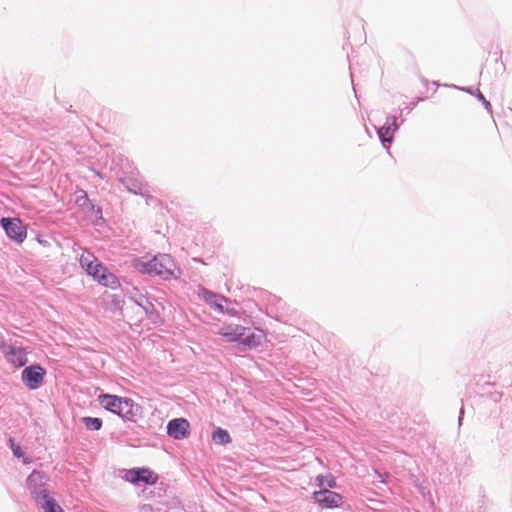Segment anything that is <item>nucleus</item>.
I'll return each instance as SVG.
<instances>
[{
  "mask_svg": "<svg viewBox=\"0 0 512 512\" xmlns=\"http://www.w3.org/2000/svg\"><path fill=\"white\" fill-rule=\"evenodd\" d=\"M245 332V327L239 324H228L220 328L218 334L226 338L228 342H239Z\"/></svg>",
  "mask_w": 512,
  "mask_h": 512,
  "instance_id": "ddd939ff",
  "label": "nucleus"
},
{
  "mask_svg": "<svg viewBox=\"0 0 512 512\" xmlns=\"http://www.w3.org/2000/svg\"><path fill=\"white\" fill-rule=\"evenodd\" d=\"M465 90H466L467 92H469V93H472L471 88H467V89H465Z\"/></svg>",
  "mask_w": 512,
  "mask_h": 512,
  "instance_id": "cd10ccee",
  "label": "nucleus"
},
{
  "mask_svg": "<svg viewBox=\"0 0 512 512\" xmlns=\"http://www.w3.org/2000/svg\"><path fill=\"white\" fill-rule=\"evenodd\" d=\"M204 299L210 306L214 307V309L219 312H224L223 303L228 302L226 297L217 295L208 290L204 291Z\"/></svg>",
  "mask_w": 512,
  "mask_h": 512,
  "instance_id": "dca6fc26",
  "label": "nucleus"
},
{
  "mask_svg": "<svg viewBox=\"0 0 512 512\" xmlns=\"http://www.w3.org/2000/svg\"><path fill=\"white\" fill-rule=\"evenodd\" d=\"M138 270L150 276H158L163 280L177 278V265L169 254L155 255L148 261H141Z\"/></svg>",
  "mask_w": 512,
  "mask_h": 512,
  "instance_id": "f03ea898",
  "label": "nucleus"
},
{
  "mask_svg": "<svg viewBox=\"0 0 512 512\" xmlns=\"http://www.w3.org/2000/svg\"><path fill=\"white\" fill-rule=\"evenodd\" d=\"M0 350L5 356L7 362L17 368L25 366L28 362V350L17 340L14 342L11 340L2 342Z\"/></svg>",
  "mask_w": 512,
  "mask_h": 512,
  "instance_id": "7ed1b4c3",
  "label": "nucleus"
},
{
  "mask_svg": "<svg viewBox=\"0 0 512 512\" xmlns=\"http://www.w3.org/2000/svg\"><path fill=\"white\" fill-rule=\"evenodd\" d=\"M94 280H96L99 284L110 289H117L118 287H120V282L117 276L109 272L106 267L105 272L98 273V275L95 276Z\"/></svg>",
  "mask_w": 512,
  "mask_h": 512,
  "instance_id": "4468645a",
  "label": "nucleus"
},
{
  "mask_svg": "<svg viewBox=\"0 0 512 512\" xmlns=\"http://www.w3.org/2000/svg\"><path fill=\"white\" fill-rule=\"evenodd\" d=\"M101 215H102L101 208H97V210H96V217H100L101 218Z\"/></svg>",
  "mask_w": 512,
  "mask_h": 512,
  "instance_id": "393cba45",
  "label": "nucleus"
},
{
  "mask_svg": "<svg viewBox=\"0 0 512 512\" xmlns=\"http://www.w3.org/2000/svg\"><path fill=\"white\" fill-rule=\"evenodd\" d=\"M47 476L44 472L34 470L27 478V486L36 504L50 495L46 488Z\"/></svg>",
  "mask_w": 512,
  "mask_h": 512,
  "instance_id": "20e7f679",
  "label": "nucleus"
},
{
  "mask_svg": "<svg viewBox=\"0 0 512 512\" xmlns=\"http://www.w3.org/2000/svg\"><path fill=\"white\" fill-rule=\"evenodd\" d=\"M334 484H335V483H334V481H333V480L328 482V486H329V487H333V486H334Z\"/></svg>",
  "mask_w": 512,
  "mask_h": 512,
  "instance_id": "bb28decb",
  "label": "nucleus"
},
{
  "mask_svg": "<svg viewBox=\"0 0 512 512\" xmlns=\"http://www.w3.org/2000/svg\"><path fill=\"white\" fill-rule=\"evenodd\" d=\"M99 404L107 411L117 414L128 421H136L140 407L130 398L119 397L112 394H101Z\"/></svg>",
  "mask_w": 512,
  "mask_h": 512,
  "instance_id": "f257e3e1",
  "label": "nucleus"
},
{
  "mask_svg": "<svg viewBox=\"0 0 512 512\" xmlns=\"http://www.w3.org/2000/svg\"><path fill=\"white\" fill-rule=\"evenodd\" d=\"M37 505L43 509L44 512H64L52 496L40 501Z\"/></svg>",
  "mask_w": 512,
  "mask_h": 512,
  "instance_id": "6ab92c4d",
  "label": "nucleus"
},
{
  "mask_svg": "<svg viewBox=\"0 0 512 512\" xmlns=\"http://www.w3.org/2000/svg\"><path fill=\"white\" fill-rule=\"evenodd\" d=\"M9 442H10V447H11V450L13 452V455L17 458H20L23 456V452H22V449L19 445L15 444L14 443V440L12 438L9 439Z\"/></svg>",
  "mask_w": 512,
  "mask_h": 512,
  "instance_id": "4be33fe9",
  "label": "nucleus"
},
{
  "mask_svg": "<svg viewBox=\"0 0 512 512\" xmlns=\"http://www.w3.org/2000/svg\"><path fill=\"white\" fill-rule=\"evenodd\" d=\"M314 499L325 508H336L342 504L343 497L337 492L322 489L314 492Z\"/></svg>",
  "mask_w": 512,
  "mask_h": 512,
  "instance_id": "9d476101",
  "label": "nucleus"
},
{
  "mask_svg": "<svg viewBox=\"0 0 512 512\" xmlns=\"http://www.w3.org/2000/svg\"><path fill=\"white\" fill-rule=\"evenodd\" d=\"M121 182L126 187V189L134 194H142L143 193V183L138 178L132 177H124L121 178Z\"/></svg>",
  "mask_w": 512,
  "mask_h": 512,
  "instance_id": "a211bd4d",
  "label": "nucleus"
},
{
  "mask_svg": "<svg viewBox=\"0 0 512 512\" xmlns=\"http://www.w3.org/2000/svg\"><path fill=\"white\" fill-rule=\"evenodd\" d=\"M124 479L132 484L154 485L158 480V475L148 468H133L125 470Z\"/></svg>",
  "mask_w": 512,
  "mask_h": 512,
  "instance_id": "0eeeda50",
  "label": "nucleus"
},
{
  "mask_svg": "<svg viewBox=\"0 0 512 512\" xmlns=\"http://www.w3.org/2000/svg\"><path fill=\"white\" fill-rule=\"evenodd\" d=\"M45 374L44 368L39 364H33L23 369L21 379L30 390H35L42 386Z\"/></svg>",
  "mask_w": 512,
  "mask_h": 512,
  "instance_id": "39448f33",
  "label": "nucleus"
},
{
  "mask_svg": "<svg viewBox=\"0 0 512 512\" xmlns=\"http://www.w3.org/2000/svg\"><path fill=\"white\" fill-rule=\"evenodd\" d=\"M134 302L143 309L145 314L154 322L159 318L158 313L155 310V306L143 295H139L138 298H134Z\"/></svg>",
  "mask_w": 512,
  "mask_h": 512,
  "instance_id": "2eb2a0df",
  "label": "nucleus"
},
{
  "mask_svg": "<svg viewBox=\"0 0 512 512\" xmlns=\"http://www.w3.org/2000/svg\"><path fill=\"white\" fill-rule=\"evenodd\" d=\"M244 335L241 336L239 343L251 349L259 346L265 335L262 330L245 327Z\"/></svg>",
  "mask_w": 512,
  "mask_h": 512,
  "instance_id": "f8f14e48",
  "label": "nucleus"
},
{
  "mask_svg": "<svg viewBox=\"0 0 512 512\" xmlns=\"http://www.w3.org/2000/svg\"><path fill=\"white\" fill-rule=\"evenodd\" d=\"M80 265L93 279L98 273L105 272V266L91 252L86 250L80 256Z\"/></svg>",
  "mask_w": 512,
  "mask_h": 512,
  "instance_id": "1a4fd4ad",
  "label": "nucleus"
},
{
  "mask_svg": "<svg viewBox=\"0 0 512 512\" xmlns=\"http://www.w3.org/2000/svg\"><path fill=\"white\" fill-rule=\"evenodd\" d=\"M212 438L216 443L222 444V445L228 444L231 442L229 433L222 428H217L213 432Z\"/></svg>",
  "mask_w": 512,
  "mask_h": 512,
  "instance_id": "aec40b11",
  "label": "nucleus"
},
{
  "mask_svg": "<svg viewBox=\"0 0 512 512\" xmlns=\"http://www.w3.org/2000/svg\"><path fill=\"white\" fill-rule=\"evenodd\" d=\"M82 422L86 429L91 431H98L102 427V420L97 417H83Z\"/></svg>",
  "mask_w": 512,
  "mask_h": 512,
  "instance_id": "412c9836",
  "label": "nucleus"
},
{
  "mask_svg": "<svg viewBox=\"0 0 512 512\" xmlns=\"http://www.w3.org/2000/svg\"><path fill=\"white\" fill-rule=\"evenodd\" d=\"M462 415H463V408L460 410V417H459V423H461V420H462Z\"/></svg>",
  "mask_w": 512,
  "mask_h": 512,
  "instance_id": "a878e982",
  "label": "nucleus"
},
{
  "mask_svg": "<svg viewBox=\"0 0 512 512\" xmlns=\"http://www.w3.org/2000/svg\"><path fill=\"white\" fill-rule=\"evenodd\" d=\"M476 97L483 103L486 110L491 111L490 102L485 99V97L479 90L477 91Z\"/></svg>",
  "mask_w": 512,
  "mask_h": 512,
  "instance_id": "5701e85b",
  "label": "nucleus"
},
{
  "mask_svg": "<svg viewBox=\"0 0 512 512\" xmlns=\"http://www.w3.org/2000/svg\"><path fill=\"white\" fill-rule=\"evenodd\" d=\"M399 126L397 124L396 116H388L386 123L377 129V134L382 145L388 150L389 145L393 141V135L398 130Z\"/></svg>",
  "mask_w": 512,
  "mask_h": 512,
  "instance_id": "6e6552de",
  "label": "nucleus"
},
{
  "mask_svg": "<svg viewBox=\"0 0 512 512\" xmlns=\"http://www.w3.org/2000/svg\"><path fill=\"white\" fill-rule=\"evenodd\" d=\"M139 512H154L153 508L151 505L149 504H143L140 509H139Z\"/></svg>",
  "mask_w": 512,
  "mask_h": 512,
  "instance_id": "b1692460",
  "label": "nucleus"
},
{
  "mask_svg": "<svg viewBox=\"0 0 512 512\" xmlns=\"http://www.w3.org/2000/svg\"><path fill=\"white\" fill-rule=\"evenodd\" d=\"M465 90H466L467 92H469V93H472L471 88H467V89H465Z\"/></svg>",
  "mask_w": 512,
  "mask_h": 512,
  "instance_id": "c85d7f7f",
  "label": "nucleus"
},
{
  "mask_svg": "<svg viewBox=\"0 0 512 512\" xmlns=\"http://www.w3.org/2000/svg\"><path fill=\"white\" fill-rule=\"evenodd\" d=\"M75 203L79 208H81V210L86 211V212L94 211V209H95V206L92 204L86 191H84V190H79L76 193Z\"/></svg>",
  "mask_w": 512,
  "mask_h": 512,
  "instance_id": "f3484780",
  "label": "nucleus"
},
{
  "mask_svg": "<svg viewBox=\"0 0 512 512\" xmlns=\"http://www.w3.org/2000/svg\"><path fill=\"white\" fill-rule=\"evenodd\" d=\"M190 424L185 418H175L167 424V434L176 439L181 440L189 435Z\"/></svg>",
  "mask_w": 512,
  "mask_h": 512,
  "instance_id": "9b49d317",
  "label": "nucleus"
},
{
  "mask_svg": "<svg viewBox=\"0 0 512 512\" xmlns=\"http://www.w3.org/2000/svg\"><path fill=\"white\" fill-rule=\"evenodd\" d=\"M1 224L6 235L16 243H22L27 236V229L18 218H2Z\"/></svg>",
  "mask_w": 512,
  "mask_h": 512,
  "instance_id": "423d86ee",
  "label": "nucleus"
}]
</instances>
